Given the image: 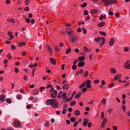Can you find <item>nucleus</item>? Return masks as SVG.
<instances>
[{
    "label": "nucleus",
    "instance_id": "nucleus-10",
    "mask_svg": "<svg viewBox=\"0 0 130 130\" xmlns=\"http://www.w3.org/2000/svg\"><path fill=\"white\" fill-rule=\"evenodd\" d=\"M121 74H118L116 75L115 76L114 79L115 80H117L120 78L121 77Z\"/></svg>",
    "mask_w": 130,
    "mask_h": 130
},
{
    "label": "nucleus",
    "instance_id": "nucleus-17",
    "mask_svg": "<svg viewBox=\"0 0 130 130\" xmlns=\"http://www.w3.org/2000/svg\"><path fill=\"white\" fill-rule=\"evenodd\" d=\"M26 43L24 42H20L17 45L19 47H21L26 44Z\"/></svg>",
    "mask_w": 130,
    "mask_h": 130
},
{
    "label": "nucleus",
    "instance_id": "nucleus-42",
    "mask_svg": "<svg viewBox=\"0 0 130 130\" xmlns=\"http://www.w3.org/2000/svg\"><path fill=\"white\" fill-rule=\"evenodd\" d=\"M84 14L85 15H87L88 14V11L87 10H85L83 12Z\"/></svg>",
    "mask_w": 130,
    "mask_h": 130
},
{
    "label": "nucleus",
    "instance_id": "nucleus-19",
    "mask_svg": "<svg viewBox=\"0 0 130 130\" xmlns=\"http://www.w3.org/2000/svg\"><path fill=\"white\" fill-rule=\"evenodd\" d=\"M98 12V10L97 9H93L90 11V13L91 14H94Z\"/></svg>",
    "mask_w": 130,
    "mask_h": 130
},
{
    "label": "nucleus",
    "instance_id": "nucleus-18",
    "mask_svg": "<svg viewBox=\"0 0 130 130\" xmlns=\"http://www.w3.org/2000/svg\"><path fill=\"white\" fill-rule=\"evenodd\" d=\"M85 59V57L84 56L79 57L78 58V60L79 61H83Z\"/></svg>",
    "mask_w": 130,
    "mask_h": 130
},
{
    "label": "nucleus",
    "instance_id": "nucleus-16",
    "mask_svg": "<svg viewBox=\"0 0 130 130\" xmlns=\"http://www.w3.org/2000/svg\"><path fill=\"white\" fill-rule=\"evenodd\" d=\"M105 25V23L104 22H102L97 24V26L99 27H102Z\"/></svg>",
    "mask_w": 130,
    "mask_h": 130
},
{
    "label": "nucleus",
    "instance_id": "nucleus-4",
    "mask_svg": "<svg viewBox=\"0 0 130 130\" xmlns=\"http://www.w3.org/2000/svg\"><path fill=\"white\" fill-rule=\"evenodd\" d=\"M13 124L15 127H20L21 126L20 122L17 120H15L13 123Z\"/></svg>",
    "mask_w": 130,
    "mask_h": 130
},
{
    "label": "nucleus",
    "instance_id": "nucleus-41",
    "mask_svg": "<svg viewBox=\"0 0 130 130\" xmlns=\"http://www.w3.org/2000/svg\"><path fill=\"white\" fill-rule=\"evenodd\" d=\"M49 122L48 121H46L44 124L45 126L48 127L49 126Z\"/></svg>",
    "mask_w": 130,
    "mask_h": 130
},
{
    "label": "nucleus",
    "instance_id": "nucleus-59",
    "mask_svg": "<svg viewBox=\"0 0 130 130\" xmlns=\"http://www.w3.org/2000/svg\"><path fill=\"white\" fill-rule=\"evenodd\" d=\"M121 108L122 109H123L124 111H125L126 109V107L124 105L122 106L121 107Z\"/></svg>",
    "mask_w": 130,
    "mask_h": 130
},
{
    "label": "nucleus",
    "instance_id": "nucleus-25",
    "mask_svg": "<svg viewBox=\"0 0 130 130\" xmlns=\"http://www.w3.org/2000/svg\"><path fill=\"white\" fill-rule=\"evenodd\" d=\"M101 39L102 40L101 44H100V45H101V47H102V45L103 44L105 43V39L103 37H101Z\"/></svg>",
    "mask_w": 130,
    "mask_h": 130
},
{
    "label": "nucleus",
    "instance_id": "nucleus-1",
    "mask_svg": "<svg viewBox=\"0 0 130 130\" xmlns=\"http://www.w3.org/2000/svg\"><path fill=\"white\" fill-rule=\"evenodd\" d=\"M65 32L69 36H71L74 33L73 31L70 28H68L65 30Z\"/></svg>",
    "mask_w": 130,
    "mask_h": 130
},
{
    "label": "nucleus",
    "instance_id": "nucleus-37",
    "mask_svg": "<svg viewBox=\"0 0 130 130\" xmlns=\"http://www.w3.org/2000/svg\"><path fill=\"white\" fill-rule=\"evenodd\" d=\"M6 101L8 103L10 104L11 103V101L10 99H7L6 100Z\"/></svg>",
    "mask_w": 130,
    "mask_h": 130
},
{
    "label": "nucleus",
    "instance_id": "nucleus-55",
    "mask_svg": "<svg viewBox=\"0 0 130 130\" xmlns=\"http://www.w3.org/2000/svg\"><path fill=\"white\" fill-rule=\"evenodd\" d=\"M27 36L28 37H30V32L28 31L26 32Z\"/></svg>",
    "mask_w": 130,
    "mask_h": 130
},
{
    "label": "nucleus",
    "instance_id": "nucleus-50",
    "mask_svg": "<svg viewBox=\"0 0 130 130\" xmlns=\"http://www.w3.org/2000/svg\"><path fill=\"white\" fill-rule=\"evenodd\" d=\"M30 1L29 0H25V3L27 5H28V4H29V3Z\"/></svg>",
    "mask_w": 130,
    "mask_h": 130
},
{
    "label": "nucleus",
    "instance_id": "nucleus-30",
    "mask_svg": "<svg viewBox=\"0 0 130 130\" xmlns=\"http://www.w3.org/2000/svg\"><path fill=\"white\" fill-rule=\"evenodd\" d=\"M76 103V102L75 101H72L71 102L70 105L71 106H73Z\"/></svg>",
    "mask_w": 130,
    "mask_h": 130
},
{
    "label": "nucleus",
    "instance_id": "nucleus-27",
    "mask_svg": "<svg viewBox=\"0 0 130 130\" xmlns=\"http://www.w3.org/2000/svg\"><path fill=\"white\" fill-rule=\"evenodd\" d=\"M7 22H11L13 23L15 22L14 20L13 19H11L10 18L7 19Z\"/></svg>",
    "mask_w": 130,
    "mask_h": 130
},
{
    "label": "nucleus",
    "instance_id": "nucleus-46",
    "mask_svg": "<svg viewBox=\"0 0 130 130\" xmlns=\"http://www.w3.org/2000/svg\"><path fill=\"white\" fill-rule=\"evenodd\" d=\"M101 102L103 104L105 105L106 104V99H103L101 101Z\"/></svg>",
    "mask_w": 130,
    "mask_h": 130
},
{
    "label": "nucleus",
    "instance_id": "nucleus-61",
    "mask_svg": "<svg viewBox=\"0 0 130 130\" xmlns=\"http://www.w3.org/2000/svg\"><path fill=\"white\" fill-rule=\"evenodd\" d=\"M53 86L52 85H48L46 87V88H51L53 87Z\"/></svg>",
    "mask_w": 130,
    "mask_h": 130
},
{
    "label": "nucleus",
    "instance_id": "nucleus-33",
    "mask_svg": "<svg viewBox=\"0 0 130 130\" xmlns=\"http://www.w3.org/2000/svg\"><path fill=\"white\" fill-rule=\"evenodd\" d=\"M87 5V4L86 3H84L82 4H81L80 5V6L82 7H85Z\"/></svg>",
    "mask_w": 130,
    "mask_h": 130
},
{
    "label": "nucleus",
    "instance_id": "nucleus-12",
    "mask_svg": "<svg viewBox=\"0 0 130 130\" xmlns=\"http://www.w3.org/2000/svg\"><path fill=\"white\" fill-rule=\"evenodd\" d=\"M114 42V38H112L111 39L109 43V45L110 46H112Z\"/></svg>",
    "mask_w": 130,
    "mask_h": 130
},
{
    "label": "nucleus",
    "instance_id": "nucleus-28",
    "mask_svg": "<svg viewBox=\"0 0 130 130\" xmlns=\"http://www.w3.org/2000/svg\"><path fill=\"white\" fill-rule=\"evenodd\" d=\"M63 92L62 91H60L59 93L58 94V97L59 98H61Z\"/></svg>",
    "mask_w": 130,
    "mask_h": 130
},
{
    "label": "nucleus",
    "instance_id": "nucleus-8",
    "mask_svg": "<svg viewBox=\"0 0 130 130\" xmlns=\"http://www.w3.org/2000/svg\"><path fill=\"white\" fill-rule=\"evenodd\" d=\"M107 121L106 118H104L103 119V121L102 122L101 126L102 128L104 127L105 125V123Z\"/></svg>",
    "mask_w": 130,
    "mask_h": 130
},
{
    "label": "nucleus",
    "instance_id": "nucleus-39",
    "mask_svg": "<svg viewBox=\"0 0 130 130\" xmlns=\"http://www.w3.org/2000/svg\"><path fill=\"white\" fill-rule=\"evenodd\" d=\"M102 1L106 5H107L109 0H102Z\"/></svg>",
    "mask_w": 130,
    "mask_h": 130
},
{
    "label": "nucleus",
    "instance_id": "nucleus-26",
    "mask_svg": "<svg viewBox=\"0 0 130 130\" xmlns=\"http://www.w3.org/2000/svg\"><path fill=\"white\" fill-rule=\"evenodd\" d=\"M32 93L35 95H37L38 93V89L34 90L32 91Z\"/></svg>",
    "mask_w": 130,
    "mask_h": 130
},
{
    "label": "nucleus",
    "instance_id": "nucleus-48",
    "mask_svg": "<svg viewBox=\"0 0 130 130\" xmlns=\"http://www.w3.org/2000/svg\"><path fill=\"white\" fill-rule=\"evenodd\" d=\"M72 98L71 97H70V98H68V99H66V102H68L69 101H70L71 100H72Z\"/></svg>",
    "mask_w": 130,
    "mask_h": 130
},
{
    "label": "nucleus",
    "instance_id": "nucleus-21",
    "mask_svg": "<svg viewBox=\"0 0 130 130\" xmlns=\"http://www.w3.org/2000/svg\"><path fill=\"white\" fill-rule=\"evenodd\" d=\"M69 87V86L68 84H66L62 86L63 89H68Z\"/></svg>",
    "mask_w": 130,
    "mask_h": 130
},
{
    "label": "nucleus",
    "instance_id": "nucleus-60",
    "mask_svg": "<svg viewBox=\"0 0 130 130\" xmlns=\"http://www.w3.org/2000/svg\"><path fill=\"white\" fill-rule=\"evenodd\" d=\"M76 91H74L73 92L72 94V95H71V97L73 98L74 95L76 93Z\"/></svg>",
    "mask_w": 130,
    "mask_h": 130
},
{
    "label": "nucleus",
    "instance_id": "nucleus-32",
    "mask_svg": "<svg viewBox=\"0 0 130 130\" xmlns=\"http://www.w3.org/2000/svg\"><path fill=\"white\" fill-rule=\"evenodd\" d=\"M55 49L56 51L57 52H59L60 51V49L59 47L57 46H55Z\"/></svg>",
    "mask_w": 130,
    "mask_h": 130
},
{
    "label": "nucleus",
    "instance_id": "nucleus-11",
    "mask_svg": "<svg viewBox=\"0 0 130 130\" xmlns=\"http://www.w3.org/2000/svg\"><path fill=\"white\" fill-rule=\"evenodd\" d=\"M50 62L54 65H55L56 64V60L54 58H50Z\"/></svg>",
    "mask_w": 130,
    "mask_h": 130
},
{
    "label": "nucleus",
    "instance_id": "nucleus-54",
    "mask_svg": "<svg viewBox=\"0 0 130 130\" xmlns=\"http://www.w3.org/2000/svg\"><path fill=\"white\" fill-rule=\"evenodd\" d=\"M94 84H98L99 83V80L96 79L94 81Z\"/></svg>",
    "mask_w": 130,
    "mask_h": 130
},
{
    "label": "nucleus",
    "instance_id": "nucleus-51",
    "mask_svg": "<svg viewBox=\"0 0 130 130\" xmlns=\"http://www.w3.org/2000/svg\"><path fill=\"white\" fill-rule=\"evenodd\" d=\"M17 98L20 100L22 98L21 95L19 94L17 95Z\"/></svg>",
    "mask_w": 130,
    "mask_h": 130
},
{
    "label": "nucleus",
    "instance_id": "nucleus-36",
    "mask_svg": "<svg viewBox=\"0 0 130 130\" xmlns=\"http://www.w3.org/2000/svg\"><path fill=\"white\" fill-rule=\"evenodd\" d=\"M89 74V72L88 71H86L85 73L84 74V76L85 77H87L88 76V75Z\"/></svg>",
    "mask_w": 130,
    "mask_h": 130
},
{
    "label": "nucleus",
    "instance_id": "nucleus-43",
    "mask_svg": "<svg viewBox=\"0 0 130 130\" xmlns=\"http://www.w3.org/2000/svg\"><path fill=\"white\" fill-rule=\"evenodd\" d=\"M82 30L83 31V32L84 34H85L86 33L87 31L85 28L84 27H83L82 28Z\"/></svg>",
    "mask_w": 130,
    "mask_h": 130
},
{
    "label": "nucleus",
    "instance_id": "nucleus-57",
    "mask_svg": "<svg viewBox=\"0 0 130 130\" xmlns=\"http://www.w3.org/2000/svg\"><path fill=\"white\" fill-rule=\"evenodd\" d=\"M14 71L16 73H18L19 72V69L17 68H15L14 69Z\"/></svg>",
    "mask_w": 130,
    "mask_h": 130
},
{
    "label": "nucleus",
    "instance_id": "nucleus-20",
    "mask_svg": "<svg viewBox=\"0 0 130 130\" xmlns=\"http://www.w3.org/2000/svg\"><path fill=\"white\" fill-rule=\"evenodd\" d=\"M82 94V92H79L78 93V94H76L75 96V99H78L79 98Z\"/></svg>",
    "mask_w": 130,
    "mask_h": 130
},
{
    "label": "nucleus",
    "instance_id": "nucleus-52",
    "mask_svg": "<svg viewBox=\"0 0 130 130\" xmlns=\"http://www.w3.org/2000/svg\"><path fill=\"white\" fill-rule=\"evenodd\" d=\"M112 128L114 130H117L118 129V127L116 126H112Z\"/></svg>",
    "mask_w": 130,
    "mask_h": 130
},
{
    "label": "nucleus",
    "instance_id": "nucleus-35",
    "mask_svg": "<svg viewBox=\"0 0 130 130\" xmlns=\"http://www.w3.org/2000/svg\"><path fill=\"white\" fill-rule=\"evenodd\" d=\"M71 51V50L70 47H69L68 48L66 51V54H68Z\"/></svg>",
    "mask_w": 130,
    "mask_h": 130
},
{
    "label": "nucleus",
    "instance_id": "nucleus-45",
    "mask_svg": "<svg viewBox=\"0 0 130 130\" xmlns=\"http://www.w3.org/2000/svg\"><path fill=\"white\" fill-rule=\"evenodd\" d=\"M113 0H109L107 5H109L113 3Z\"/></svg>",
    "mask_w": 130,
    "mask_h": 130
},
{
    "label": "nucleus",
    "instance_id": "nucleus-38",
    "mask_svg": "<svg viewBox=\"0 0 130 130\" xmlns=\"http://www.w3.org/2000/svg\"><path fill=\"white\" fill-rule=\"evenodd\" d=\"M99 32L100 34H101L102 36H105L106 35V34L105 32L102 31H99Z\"/></svg>",
    "mask_w": 130,
    "mask_h": 130
},
{
    "label": "nucleus",
    "instance_id": "nucleus-64",
    "mask_svg": "<svg viewBox=\"0 0 130 130\" xmlns=\"http://www.w3.org/2000/svg\"><path fill=\"white\" fill-rule=\"evenodd\" d=\"M26 52L25 51H23L22 52V55L23 56H25L26 55Z\"/></svg>",
    "mask_w": 130,
    "mask_h": 130
},
{
    "label": "nucleus",
    "instance_id": "nucleus-6",
    "mask_svg": "<svg viewBox=\"0 0 130 130\" xmlns=\"http://www.w3.org/2000/svg\"><path fill=\"white\" fill-rule=\"evenodd\" d=\"M69 39L70 42L72 43L76 42L77 40V38H76L74 36L70 37Z\"/></svg>",
    "mask_w": 130,
    "mask_h": 130
},
{
    "label": "nucleus",
    "instance_id": "nucleus-23",
    "mask_svg": "<svg viewBox=\"0 0 130 130\" xmlns=\"http://www.w3.org/2000/svg\"><path fill=\"white\" fill-rule=\"evenodd\" d=\"M111 72L113 74H115L117 72L116 70L114 68H111L110 69Z\"/></svg>",
    "mask_w": 130,
    "mask_h": 130
},
{
    "label": "nucleus",
    "instance_id": "nucleus-56",
    "mask_svg": "<svg viewBox=\"0 0 130 130\" xmlns=\"http://www.w3.org/2000/svg\"><path fill=\"white\" fill-rule=\"evenodd\" d=\"M114 84L113 83H112L109 85L108 87L110 88H111L114 85Z\"/></svg>",
    "mask_w": 130,
    "mask_h": 130
},
{
    "label": "nucleus",
    "instance_id": "nucleus-13",
    "mask_svg": "<svg viewBox=\"0 0 130 130\" xmlns=\"http://www.w3.org/2000/svg\"><path fill=\"white\" fill-rule=\"evenodd\" d=\"M91 81L89 80H88L87 81L86 87L88 88H90L91 87L90 84Z\"/></svg>",
    "mask_w": 130,
    "mask_h": 130
},
{
    "label": "nucleus",
    "instance_id": "nucleus-2",
    "mask_svg": "<svg viewBox=\"0 0 130 130\" xmlns=\"http://www.w3.org/2000/svg\"><path fill=\"white\" fill-rule=\"evenodd\" d=\"M130 61L129 60H127L125 63L124 64V68L126 69H130Z\"/></svg>",
    "mask_w": 130,
    "mask_h": 130
},
{
    "label": "nucleus",
    "instance_id": "nucleus-31",
    "mask_svg": "<svg viewBox=\"0 0 130 130\" xmlns=\"http://www.w3.org/2000/svg\"><path fill=\"white\" fill-rule=\"evenodd\" d=\"M101 39L100 37H98V38H94V40L95 42H99V41Z\"/></svg>",
    "mask_w": 130,
    "mask_h": 130
},
{
    "label": "nucleus",
    "instance_id": "nucleus-5",
    "mask_svg": "<svg viewBox=\"0 0 130 130\" xmlns=\"http://www.w3.org/2000/svg\"><path fill=\"white\" fill-rule=\"evenodd\" d=\"M57 92L56 90H54V91L52 92L51 94V97L52 98H55L57 96Z\"/></svg>",
    "mask_w": 130,
    "mask_h": 130
},
{
    "label": "nucleus",
    "instance_id": "nucleus-62",
    "mask_svg": "<svg viewBox=\"0 0 130 130\" xmlns=\"http://www.w3.org/2000/svg\"><path fill=\"white\" fill-rule=\"evenodd\" d=\"M128 50V48L127 47H125L124 48V51L125 52H127Z\"/></svg>",
    "mask_w": 130,
    "mask_h": 130
},
{
    "label": "nucleus",
    "instance_id": "nucleus-15",
    "mask_svg": "<svg viewBox=\"0 0 130 130\" xmlns=\"http://www.w3.org/2000/svg\"><path fill=\"white\" fill-rule=\"evenodd\" d=\"M85 63L84 61H80L79 62L78 65L79 67H82L84 66L85 65Z\"/></svg>",
    "mask_w": 130,
    "mask_h": 130
},
{
    "label": "nucleus",
    "instance_id": "nucleus-9",
    "mask_svg": "<svg viewBox=\"0 0 130 130\" xmlns=\"http://www.w3.org/2000/svg\"><path fill=\"white\" fill-rule=\"evenodd\" d=\"M46 45L47 47L48 48H47L48 51L50 52L51 54L52 55V54L53 51L51 48L50 45L49 44H47Z\"/></svg>",
    "mask_w": 130,
    "mask_h": 130
},
{
    "label": "nucleus",
    "instance_id": "nucleus-34",
    "mask_svg": "<svg viewBox=\"0 0 130 130\" xmlns=\"http://www.w3.org/2000/svg\"><path fill=\"white\" fill-rule=\"evenodd\" d=\"M84 51L85 52H88L89 49L88 47H86L85 46H84Z\"/></svg>",
    "mask_w": 130,
    "mask_h": 130
},
{
    "label": "nucleus",
    "instance_id": "nucleus-63",
    "mask_svg": "<svg viewBox=\"0 0 130 130\" xmlns=\"http://www.w3.org/2000/svg\"><path fill=\"white\" fill-rule=\"evenodd\" d=\"M108 14L109 15L111 16L113 15V12L112 11H110L109 12Z\"/></svg>",
    "mask_w": 130,
    "mask_h": 130
},
{
    "label": "nucleus",
    "instance_id": "nucleus-22",
    "mask_svg": "<svg viewBox=\"0 0 130 130\" xmlns=\"http://www.w3.org/2000/svg\"><path fill=\"white\" fill-rule=\"evenodd\" d=\"M5 96L4 95H2L0 96V100L2 102H4L5 101Z\"/></svg>",
    "mask_w": 130,
    "mask_h": 130
},
{
    "label": "nucleus",
    "instance_id": "nucleus-3",
    "mask_svg": "<svg viewBox=\"0 0 130 130\" xmlns=\"http://www.w3.org/2000/svg\"><path fill=\"white\" fill-rule=\"evenodd\" d=\"M55 101V99H48L46 101V104L47 105H51L52 106V104Z\"/></svg>",
    "mask_w": 130,
    "mask_h": 130
},
{
    "label": "nucleus",
    "instance_id": "nucleus-53",
    "mask_svg": "<svg viewBox=\"0 0 130 130\" xmlns=\"http://www.w3.org/2000/svg\"><path fill=\"white\" fill-rule=\"evenodd\" d=\"M11 48L13 50H15L16 48L15 46L13 45H11Z\"/></svg>",
    "mask_w": 130,
    "mask_h": 130
},
{
    "label": "nucleus",
    "instance_id": "nucleus-58",
    "mask_svg": "<svg viewBox=\"0 0 130 130\" xmlns=\"http://www.w3.org/2000/svg\"><path fill=\"white\" fill-rule=\"evenodd\" d=\"M26 21L28 23H29L30 22V20L29 18H27L26 20Z\"/></svg>",
    "mask_w": 130,
    "mask_h": 130
},
{
    "label": "nucleus",
    "instance_id": "nucleus-7",
    "mask_svg": "<svg viewBox=\"0 0 130 130\" xmlns=\"http://www.w3.org/2000/svg\"><path fill=\"white\" fill-rule=\"evenodd\" d=\"M58 103L57 101L56 100H55V101H54L53 104H52V106L53 108H57L58 107Z\"/></svg>",
    "mask_w": 130,
    "mask_h": 130
},
{
    "label": "nucleus",
    "instance_id": "nucleus-47",
    "mask_svg": "<svg viewBox=\"0 0 130 130\" xmlns=\"http://www.w3.org/2000/svg\"><path fill=\"white\" fill-rule=\"evenodd\" d=\"M72 68L73 70H74L77 68V66L76 65L73 64L72 67Z\"/></svg>",
    "mask_w": 130,
    "mask_h": 130
},
{
    "label": "nucleus",
    "instance_id": "nucleus-40",
    "mask_svg": "<svg viewBox=\"0 0 130 130\" xmlns=\"http://www.w3.org/2000/svg\"><path fill=\"white\" fill-rule=\"evenodd\" d=\"M62 99H65L66 96V93L65 92H64L63 93V94H62Z\"/></svg>",
    "mask_w": 130,
    "mask_h": 130
},
{
    "label": "nucleus",
    "instance_id": "nucleus-44",
    "mask_svg": "<svg viewBox=\"0 0 130 130\" xmlns=\"http://www.w3.org/2000/svg\"><path fill=\"white\" fill-rule=\"evenodd\" d=\"M70 121L72 122H74L75 121V118L73 117H71L70 118Z\"/></svg>",
    "mask_w": 130,
    "mask_h": 130
},
{
    "label": "nucleus",
    "instance_id": "nucleus-29",
    "mask_svg": "<svg viewBox=\"0 0 130 130\" xmlns=\"http://www.w3.org/2000/svg\"><path fill=\"white\" fill-rule=\"evenodd\" d=\"M86 84V82L85 81L82 84L79 86V88H82L84 87L85 86Z\"/></svg>",
    "mask_w": 130,
    "mask_h": 130
},
{
    "label": "nucleus",
    "instance_id": "nucleus-14",
    "mask_svg": "<svg viewBox=\"0 0 130 130\" xmlns=\"http://www.w3.org/2000/svg\"><path fill=\"white\" fill-rule=\"evenodd\" d=\"M84 120L85 121L83 123V125L84 126H86L87 125V123L88 122L89 119L85 118Z\"/></svg>",
    "mask_w": 130,
    "mask_h": 130
},
{
    "label": "nucleus",
    "instance_id": "nucleus-49",
    "mask_svg": "<svg viewBox=\"0 0 130 130\" xmlns=\"http://www.w3.org/2000/svg\"><path fill=\"white\" fill-rule=\"evenodd\" d=\"M87 90V88L86 87H85L82 89V91L83 92H85Z\"/></svg>",
    "mask_w": 130,
    "mask_h": 130
},
{
    "label": "nucleus",
    "instance_id": "nucleus-24",
    "mask_svg": "<svg viewBox=\"0 0 130 130\" xmlns=\"http://www.w3.org/2000/svg\"><path fill=\"white\" fill-rule=\"evenodd\" d=\"M80 114V111L78 110H76L75 111L74 114L76 116H79Z\"/></svg>",
    "mask_w": 130,
    "mask_h": 130
}]
</instances>
